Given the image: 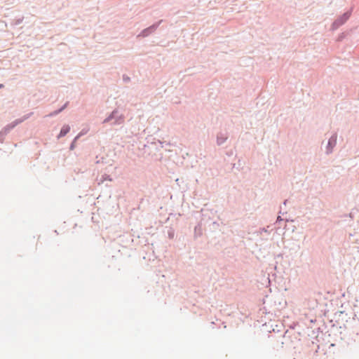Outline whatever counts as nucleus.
<instances>
[{
  "mask_svg": "<svg viewBox=\"0 0 359 359\" xmlns=\"http://www.w3.org/2000/svg\"><path fill=\"white\" fill-rule=\"evenodd\" d=\"M69 130H70L69 126H68V125L64 126L62 128V129H61V130H60V133H59V135L57 136V138H60L62 137H64L65 135H66L69 132Z\"/></svg>",
  "mask_w": 359,
  "mask_h": 359,
  "instance_id": "f257e3e1",
  "label": "nucleus"
},
{
  "mask_svg": "<svg viewBox=\"0 0 359 359\" xmlns=\"http://www.w3.org/2000/svg\"><path fill=\"white\" fill-rule=\"evenodd\" d=\"M336 142V137H332L330 140H329V145H331L332 144H334Z\"/></svg>",
  "mask_w": 359,
  "mask_h": 359,
  "instance_id": "f03ea898",
  "label": "nucleus"
},
{
  "mask_svg": "<svg viewBox=\"0 0 359 359\" xmlns=\"http://www.w3.org/2000/svg\"><path fill=\"white\" fill-rule=\"evenodd\" d=\"M3 87H4V85L3 84H0V88H1Z\"/></svg>",
  "mask_w": 359,
  "mask_h": 359,
  "instance_id": "7ed1b4c3",
  "label": "nucleus"
}]
</instances>
